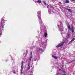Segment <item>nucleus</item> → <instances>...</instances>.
I'll use <instances>...</instances> for the list:
<instances>
[{
  "label": "nucleus",
  "mask_w": 75,
  "mask_h": 75,
  "mask_svg": "<svg viewBox=\"0 0 75 75\" xmlns=\"http://www.w3.org/2000/svg\"><path fill=\"white\" fill-rule=\"evenodd\" d=\"M38 17L39 18V23L40 25V28H41V29H43V30H45L46 28L45 27L44 25L43 24V23H42V20H41L40 11H39L38 12Z\"/></svg>",
  "instance_id": "1"
},
{
  "label": "nucleus",
  "mask_w": 75,
  "mask_h": 75,
  "mask_svg": "<svg viewBox=\"0 0 75 75\" xmlns=\"http://www.w3.org/2000/svg\"><path fill=\"white\" fill-rule=\"evenodd\" d=\"M5 21L4 19H2L1 20V23H0V37L3 34L2 30L3 28H4V23Z\"/></svg>",
  "instance_id": "2"
},
{
  "label": "nucleus",
  "mask_w": 75,
  "mask_h": 75,
  "mask_svg": "<svg viewBox=\"0 0 75 75\" xmlns=\"http://www.w3.org/2000/svg\"><path fill=\"white\" fill-rule=\"evenodd\" d=\"M33 58V56L32 55V52H30V57L29 58L28 64V67H27V69L28 70H29V69H30V62H31V58Z\"/></svg>",
  "instance_id": "3"
},
{
  "label": "nucleus",
  "mask_w": 75,
  "mask_h": 75,
  "mask_svg": "<svg viewBox=\"0 0 75 75\" xmlns=\"http://www.w3.org/2000/svg\"><path fill=\"white\" fill-rule=\"evenodd\" d=\"M62 23L60 22H59V23L58 24V26L59 28V30L61 32L63 31L64 30L62 29Z\"/></svg>",
  "instance_id": "4"
},
{
  "label": "nucleus",
  "mask_w": 75,
  "mask_h": 75,
  "mask_svg": "<svg viewBox=\"0 0 75 75\" xmlns=\"http://www.w3.org/2000/svg\"><path fill=\"white\" fill-rule=\"evenodd\" d=\"M67 27L69 30L70 31L71 30V32L72 33H74V28H73V27H72V28H71L70 26H68Z\"/></svg>",
  "instance_id": "5"
},
{
  "label": "nucleus",
  "mask_w": 75,
  "mask_h": 75,
  "mask_svg": "<svg viewBox=\"0 0 75 75\" xmlns=\"http://www.w3.org/2000/svg\"><path fill=\"white\" fill-rule=\"evenodd\" d=\"M23 64H24V62L23 61L21 63V74H23Z\"/></svg>",
  "instance_id": "6"
},
{
  "label": "nucleus",
  "mask_w": 75,
  "mask_h": 75,
  "mask_svg": "<svg viewBox=\"0 0 75 75\" xmlns=\"http://www.w3.org/2000/svg\"><path fill=\"white\" fill-rule=\"evenodd\" d=\"M64 44V42H63L61 43H60L59 45L57 46L56 47L57 48H58V47H61L62 46H63V45Z\"/></svg>",
  "instance_id": "7"
},
{
  "label": "nucleus",
  "mask_w": 75,
  "mask_h": 75,
  "mask_svg": "<svg viewBox=\"0 0 75 75\" xmlns=\"http://www.w3.org/2000/svg\"><path fill=\"white\" fill-rule=\"evenodd\" d=\"M71 37V35L70 33H67V38H68Z\"/></svg>",
  "instance_id": "8"
},
{
  "label": "nucleus",
  "mask_w": 75,
  "mask_h": 75,
  "mask_svg": "<svg viewBox=\"0 0 75 75\" xmlns=\"http://www.w3.org/2000/svg\"><path fill=\"white\" fill-rule=\"evenodd\" d=\"M52 10H51V9H49V14H52Z\"/></svg>",
  "instance_id": "9"
},
{
  "label": "nucleus",
  "mask_w": 75,
  "mask_h": 75,
  "mask_svg": "<svg viewBox=\"0 0 75 75\" xmlns=\"http://www.w3.org/2000/svg\"><path fill=\"white\" fill-rule=\"evenodd\" d=\"M44 35L45 38H47V33H45L44 34Z\"/></svg>",
  "instance_id": "10"
},
{
  "label": "nucleus",
  "mask_w": 75,
  "mask_h": 75,
  "mask_svg": "<svg viewBox=\"0 0 75 75\" xmlns=\"http://www.w3.org/2000/svg\"><path fill=\"white\" fill-rule=\"evenodd\" d=\"M52 57L53 58H54V59H57V58H58V57H57L56 56H55L54 55H52Z\"/></svg>",
  "instance_id": "11"
},
{
  "label": "nucleus",
  "mask_w": 75,
  "mask_h": 75,
  "mask_svg": "<svg viewBox=\"0 0 75 75\" xmlns=\"http://www.w3.org/2000/svg\"><path fill=\"white\" fill-rule=\"evenodd\" d=\"M75 40V38H74L73 39H72V40L69 43V44L71 43V42H72V41H74V40Z\"/></svg>",
  "instance_id": "12"
},
{
  "label": "nucleus",
  "mask_w": 75,
  "mask_h": 75,
  "mask_svg": "<svg viewBox=\"0 0 75 75\" xmlns=\"http://www.w3.org/2000/svg\"><path fill=\"white\" fill-rule=\"evenodd\" d=\"M38 50H39V51H41V52H43V51H44V50H43L42 48H39L38 49Z\"/></svg>",
  "instance_id": "13"
},
{
  "label": "nucleus",
  "mask_w": 75,
  "mask_h": 75,
  "mask_svg": "<svg viewBox=\"0 0 75 75\" xmlns=\"http://www.w3.org/2000/svg\"><path fill=\"white\" fill-rule=\"evenodd\" d=\"M37 3H41V2H42V1H41V0H38V1H37Z\"/></svg>",
  "instance_id": "14"
},
{
  "label": "nucleus",
  "mask_w": 75,
  "mask_h": 75,
  "mask_svg": "<svg viewBox=\"0 0 75 75\" xmlns=\"http://www.w3.org/2000/svg\"><path fill=\"white\" fill-rule=\"evenodd\" d=\"M65 3H69V0H65Z\"/></svg>",
  "instance_id": "15"
},
{
  "label": "nucleus",
  "mask_w": 75,
  "mask_h": 75,
  "mask_svg": "<svg viewBox=\"0 0 75 75\" xmlns=\"http://www.w3.org/2000/svg\"><path fill=\"white\" fill-rule=\"evenodd\" d=\"M42 45H44V44L45 45H47V42H43L42 43Z\"/></svg>",
  "instance_id": "16"
},
{
  "label": "nucleus",
  "mask_w": 75,
  "mask_h": 75,
  "mask_svg": "<svg viewBox=\"0 0 75 75\" xmlns=\"http://www.w3.org/2000/svg\"><path fill=\"white\" fill-rule=\"evenodd\" d=\"M12 72H13V74H16V71L14 70Z\"/></svg>",
  "instance_id": "17"
},
{
  "label": "nucleus",
  "mask_w": 75,
  "mask_h": 75,
  "mask_svg": "<svg viewBox=\"0 0 75 75\" xmlns=\"http://www.w3.org/2000/svg\"><path fill=\"white\" fill-rule=\"evenodd\" d=\"M43 2L44 4H45V5H47V4H46V3H45V1H43Z\"/></svg>",
  "instance_id": "18"
},
{
  "label": "nucleus",
  "mask_w": 75,
  "mask_h": 75,
  "mask_svg": "<svg viewBox=\"0 0 75 75\" xmlns=\"http://www.w3.org/2000/svg\"><path fill=\"white\" fill-rule=\"evenodd\" d=\"M66 10H68V11H71V9H68V8H66Z\"/></svg>",
  "instance_id": "19"
},
{
  "label": "nucleus",
  "mask_w": 75,
  "mask_h": 75,
  "mask_svg": "<svg viewBox=\"0 0 75 75\" xmlns=\"http://www.w3.org/2000/svg\"><path fill=\"white\" fill-rule=\"evenodd\" d=\"M71 1H75V0H71Z\"/></svg>",
  "instance_id": "20"
},
{
  "label": "nucleus",
  "mask_w": 75,
  "mask_h": 75,
  "mask_svg": "<svg viewBox=\"0 0 75 75\" xmlns=\"http://www.w3.org/2000/svg\"><path fill=\"white\" fill-rule=\"evenodd\" d=\"M62 72H64V73H65V71H64L62 70Z\"/></svg>",
  "instance_id": "21"
},
{
  "label": "nucleus",
  "mask_w": 75,
  "mask_h": 75,
  "mask_svg": "<svg viewBox=\"0 0 75 75\" xmlns=\"http://www.w3.org/2000/svg\"><path fill=\"white\" fill-rule=\"evenodd\" d=\"M33 48H34V46H33L32 47Z\"/></svg>",
  "instance_id": "22"
},
{
  "label": "nucleus",
  "mask_w": 75,
  "mask_h": 75,
  "mask_svg": "<svg viewBox=\"0 0 75 75\" xmlns=\"http://www.w3.org/2000/svg\"><path fill=\"white\" fill-rule=\"evenodd\" d=\"M61 69H59V71H61Z\"/></svg>",
  "instance_id": "23"
},
{
  "label": "nucleus",
  "mask_w": 75,
  "mask_h": 75,
  "mask_svg": "<svg viewBox=\"0 0 75 75\" xmlns=\"http://www.w3.org/2000/svg\"><path fill=\"white\" fill-rule=\"evenodd\" d=\"M61 34H62V32H61Z\"/></svg>",
  "instance_id": "24"
},
{
  "label": "nucleus",
  "mask_w": 75,
  "mask_h": 75,
  "mask_svg": "<svg viewBox=\"0 0 75 75\" xmlns=\"http://www.w3.org/2000/svg\"><path fill=\"white\" fill-rule=\"evenodd\" d=\"M35 61H36V59H35Z\"/></svg>",
  "instance_id": "25"
},
{
  "label": "nucleus",
  "mask_w": 75,
  "mask_h": 75,
  "mask_svg": "<svg viewBox=\"0 0 75 75\" xmlns=\"http://www.w3.org/2000/svg\"><path fill=\"white\" fill-rule=\"evenodd\" d=\"M59 3H61V2H59Z\"/></svg>",
  "instance_id": "26"
},
{
  "label": "nucleus",
  "mask_w": 75,
  "mask_h": 75,
  "mask_svg": "<svg viewBox=\"0 0 75 75\" xmlns=\"http://www.w3.org/2000/svg\"><path fill=\"white\" fill-rule=\"evenodd\" d=\"M47 8H48V6H47Z\"/></svg>",
  "instance_id": "27"
}]
</instances>
